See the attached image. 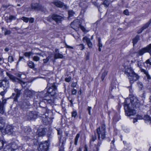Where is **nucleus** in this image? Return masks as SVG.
<instances>
[{
  "label": "nucleus",
  "instance_id": "f257e3e1",
  "mask_svg": "<svg viewBox=\"0 0 151 151\" xmlns=\"http://www.w3.org/2000/svg\"><path fill=\"white\" fill-rule=\"evenodd\" d=\"M130 101L131 104H125L124 105L125 114L127 116H129L134 115L136 113V111L130 107V106H131L134 108H138L140 106L139 101L136 97L133 96L132 97Z\"/></svg>",
  "mask_w": 151,
  "mask_h": 151
},
{
  "label": "nucleus",
  "instance_id": "f03ea898",
  "mask_svg": "<svg viewBox=\"0 0 151 151\" xmlns=\"http://www.w3.org/2000/svg\"><path fill=\"white\" fill-rule=\"evenodd\" d=\"M125 69L124 73L128 77L130 83H133L139 79V76L134 73L131 67L125 66Z\"/></svg>",
  "mask_w": 151,
  "mask_h": 151
},
{
  "label": "nucleus",
  "instance_id": "7ed1b4c3",
  "mask_svg": "<svg viewBox=\"0 0 151 151\" xmlns=\"http://www.w3.org/2000/svg\"><path fill=\"white\" fill-rule=\"evenodd\" d=\"M48 87L47 89V91L46 93L45 94V96H55L57 93V86L56 85L55 83H53L47 84V87Z\"/></svg>",
  "mask_w": 151,
  "mask_h": 151
},
{
  "label": "nucleus",
  "instance_id": "20e7f679",
  "mask_svg": "<svg viewBox=\"0 0 151 151\" xmlns=\"http://www.w3.org/2000/svg\"><path fill=\"white\" fill-rule=\"evenodd\" d=\"M6 74L13 82H18L20 83L23 88H25L27 87L26 89H28V88L31 86L30 84H30L29 82H24L19 79L15 77L14 76L9 74L7 72L6 73Z\"/></svg>",
  "mask_w": 151,
  "mask_h": 151
},
{
  "label": "nucleus",
  "instance_id": "39448f33",
  "mask_svg": "<svg viewBox=\"0 0 151 151\" xmlns=\"http://www.w3.org/2000/svg\"><path fill=\"white\" fill-rule=\"evenodd\" d=\"M23 148L16 142H12L10 145L6 146L4 151H22Z\"/></svg>",
  "mask_w": 151,
  "mask_h": 151
},
{
  "label": "nucleus",
  "instance_id": "423d86ee",
  "mask_svg": "<svg viewBox=\"0 0 151 151\" xmlns=\"http://www.w3.org/2000/svg\"><path fill=\"white\" fill-rule=\"evenodd\" d=\"M105 130L106 126L104 124H102L101 127H99L96 129L98 138L100 141L105 138Z\"/></svg>",
  "mask_w": 151,
  "mask_h": 151
},
{
  "label": "nucleus",
  "instance_id": "0eeeda50",
  "mask_svg": "<svg viewBox=\"0 0 151 151\" xmlns=\"http://www.w3.org/2000/svg\"><path fill=\"white\" fill-rule=\"evenodd\" d=\"M146 52H149L151 54V44L147 45L146 47L143 48L139 50L137 53L139 55H142Z\"/></svg>",
  "mask_w": 151,
  "mask_h": 151
},
{
  "label": "nucleus",
  "instance_id": "6e6552de",
  "mask_svg": "<svg viewBox=\"0 0 151 151\" xmlns=\"http://www.w3.org/2000/svg\"><path fill=\"white\" fill-rule=\"evenodd\" d=\"M23 130L25 134L23 137L25 140H29L32 139V138H29L30 137L29 136V135L30 134V133L32 132L31 129L29 127H25L23 128Z\"/></svg>",
  "mask_w": 151,
  "mask_h": 151
},
{
  "label": "nucleus",
  "instance_id": "1a4fd4ad",
  "mask_svg": "<svg viewBox=\"0 0 151 151\" xmlns=\"http://www.w3.org/2000/svg\"><path fill=\"white\" fill-rule=\"evenodd\" d=\"M49 143L47 141H45L42 142L38 148L39 151H47Z\"/></svg>",
  "mask_w": 151,
  "mask_h": 151
},
{
  "label": "nucleus",
  "instance_id": "9d476101",
  "mask_svg": "<svg viewBox=\"0 0 151 151\" xmlns=\"http://www.w3.org/2000/svg\"><path fill=\"white\" fill-rule=\"evenodd\" d=\"M37 116V115L36 112L30 111L27 113L26 117L28 120H32L36 119Z\"/></svg>",
  "mask_w": 151,
  "mask_h": 151
},
{
  "label": "nucleus",
  "instance_id": "9b49d317",
  "mask_svg": "<svg viewBox=\"0 0 151 151\" xmlns=\"http://www.w3.org/2000/svg\"><path fill=\"white\" fill-rule=\"evenodd\" d=\"M81 24V23L78 20L76 19L71 23L70 26L73 29H76L78 28Z\"/></svg>",
  "mask_w": 151,
  "mask_h": 151
},
{
  "label": "nucleus",
  "instance_id": "f8f14e48",
  "mask_svg": "<svg viewBox=\"0 0 151 151\" xmlns=\"http://www.w3.org/2000/svg\"><path fill=\"white\" fill-rule=\"evenodd\" d=\"M31 7L32 9L36 10H40L44 11V8L41 5L37 3H33L31 5Z\"/></svg>",
  "mask_w": 151,
  "mask_h": 151
},
{
  "label": "nucleus",
  "instance_id": "ddd939ff",
  "mask_svg": "<svg viewBox=\"0 0 151 151\" xmlns=\"http://www.w3.org/2000/svg\"><path fill=\"white\" fill-rule=\"evenodd\" d=\"M34 93V92L33 91L28 89H26L24 91V96L27 99H28L32 97Z\"/></svg>",
  "mask_w": 151,
  "mask_h": 151
},
{
  "label": "nucleus",
  "instance_id": "4468645a",
  "mask_svg": "<svg viewBox=\"0 0 151 151\" xmlns=\"http://www.w3.org/2000/svg\"><path fill=\"white\" fill-rule=\"evenodd\" d=\"M52 19L57 22H60L63 19V17L58 15L54 14L52 15Z\"/></svg>",
  "mask_w": 151,
  "mask_h": 151
},
{
  "label": "nucleus",
  "instance_id": "2eb2a0df",
  "mask_svg": "<svg viewBox=\"0 0 151 151\" xmlns=\"http://www.w3.org/2000/svg\"><path fill=\"white\" fill-rule=\"evenodd\" d=\"M5 132L6 133L11 134L14 132L13 128L12 126L7 125L5 129Z\"/></svg>",
  "mask_w": 151,
  "mask_h": 151
},
{
  "label": "nucleus",
  "instance_id": "dca6fc26",
  "mask_svg": "<svg viewBox=\"0 0 151 151\" xmlns=\"http://www.w3.org/2000/svg\"><path fill=\"white\" fill-rule=\"evenodd\" d=\"M83 41L85 42H86L89 48H91L93 46L92 43L91 42L90 39L86 37H85L83 38Z\"/></svg>",
  "mask_w": 151,
  "mask_h": 151
},
{
  "label": "nucleus",
  "instance_id": "f3484780",
  "mask_svg": "<svg viewBox=\"0 0 151 151\" xmlns=\"http://www.w3.org/2000/svg\"><path fill=\"white\" fill-rule=\"evenodd\" d=\"M46 132L44 128H42L38 129L37 134L39 136H43L45 134Z\"/></svg>",
  "mask_w": 151,
  "mask_h": 151
},
{
  "label": "nucleus",
  "instance_id": "a211bd4d",
  "mask_svg": "<svg viewBox=\"0 0 151 151\" xmlns=\"http://www.w3.org/2000/svg\"><path fill=\"white\" fill-rule=\"evenodd\" d=\"M42 121L46 124H47L49 123V120H50V119L46 115H42Z\"/></svg>",
  "mask_w": 151,
  "mask_h": 151
},
{
  "label": "nucleus",
  "instance_id": "6ab92c4d",
  "mask_svg": "<svg viewBox=\"0 0 151 151\" xmlns=\"http://www.w3.org/2000/svg\"><path fill=\"white\" fill-rule=\"evenodd\" d=\"M5 120L2 117H0V129H2L4 126Z\"/></svg>",
  "mask_w": 151,
  "mask_h": 151
},
{
  "label": "nucleus",
  "instance_id": "aec40b11",
  "mask_svg": "<svg viewBox=\"0 0 151 151\" xmlns=\"http://www.w3.org/2000/svg\"><path fill=\"white\" fill-rule=\"evenodd\" d=\"M54 5L58 7H62L63 6V3L59 1H57L54 2Z\"/></svg>",
  "mask_w": 151,
  "mask_h": 151
},
{
  "label": "nucleus",
  "instance_id": "412c9836",
  "mask_svg": "<svg viewBox=\"0 0 151 151\" xmlns=\"http://www.w3.org/2000/svg\"><path fill=\"white\" fill-rule=\"evenodd\" d=\"M43 94V93H42V92L41 93H40V96H42V97L44 99L47 100V102L48 103H49L50 104H52L53 103V102H54L53 100H52V99H45V97L46 96H42V95Z\"/></svg>",
  "mask_w": 151,
  "mask_h": 151
},
{
  "label": "nucleus",
  "instance_id": "4be33fe9",
  "mask_svg": "<svg viewBox=\"0 0 151 151\" xmlns=\"http://www.w3.org/2000/svg\"><path fill=\"white\" fill-rule=\"evenodd\" d=\"M63 56L62 54H60L58 53H55L54 55V58L55 59L58 58H62Z\"/></svg>",
  "mask_w": 151,
  "mask_h": 151
},
{
  "label": "nucleus",
  "instance_id": "5701e85b",
  "mask_svg": "<svg viewBox=\"0 0 151 151\" xmlns=\"http://www.w3.org/2000/svg\"><path fill=\"white\" fill-rule=\"evenodd\" d=\"M101 143V142H99L96 145H95L94 147L93 151H99V147Z\"/></svg>",
  "mask_w": 151,
  "mask_h": 151
},
{
  "label": "nucleus",
  "instance_id": "b1692460",
  "mask_svg": "<svg viewBox=\"0 0 151 151\" xmlns=\"http://www.w3.org/2000/svg\"><path fill=\"white\" fill-rule=\"evenodd\" d=\"M28 66L30 68L33 69L35 67L34 63L32 61H29L27 62Z\"/></svg>",
  "mask_w": 151,
  "mask_h": 151
},
{
  "label": "nucleus",
  "instance_id": "393cba45",
  "mask_svg": "<svg viewBox=\"0 0 151 151\" xmlns=\"http://www.w3.org/2000/svg\"><path fill=\"white\" fill-rule=\"evenodd\" d=\"M15 91L16 93V94L14 99L16 100L17 98L19 97L21 94V91L18 89H16L15 90Z\"/></svg>",
  "mask_w": 151,
  "mask_h": 151
},
{
  "label": "nucleus",
  "instance_id": "a878e982",
  "mask_svg": "<svg viewBox=\"0 0 151 151\" xmlns=\"http://www.w3.org/2000/svg\"><path fill=\"white\" fill-rule=\"evenodd\" d=\"M139 39V36L138 35H136L135 38L133 40V45L136 44Z\"/></svg>",
  "mask_w": 151,
  "mask_h": 151
},
{
  "label": "nucleus",
  "instance_id": "bb28decb",
  "mask_svg": "<svg viewBox=\"0 0 151 151\" xmlns=\"http://www.w3.org/2000/svg\"><path fill=\"white\" fill-rule=\"evenodd\" d=\"M68 19H69L71 18V17H72L73 15L74 14V12L72 10H69L68 12Z\"/></svg>",
  "mask_w": 151,
  "mask_h": 151
},
{
  "label": "nucleus",
  "instance_id": "cd10ccee",
  "mask_svg": "<svg viewBox=\"0 0 151 151\" xmlns=\"http://www.w3.org/2000/svg\"><path fill=\"white\" fill-rule=\"evenodd\" d=\"M151 23V19H150L149 22L146 23L142 27V28L143 29V30H144L145 29H146L149 26Z\"/></svg>",
  "mask_w": 151,
  "mask_h": 151
},
{
  "label": "nucleus",
  "instance_id": "c85d7f7f",
  "mask_svg": "<svg viewBox=\"0 0 151 151\" xmlns=\"http://www.w3.org/2000/svg\"><path fill=\"white\" fill-rule=\"evenodd\" d=\"M143 119L145 121H150L151 124V117L148 115H145Z\"/></svg>",
  "mask_w": 151,
  "mask_h": 151
},
{
  "label": "nucleus",
  "instance_id": "c756f323",
  "mask_svg": "<svg viewBox=\"0 0 151 151\" xmlns=\"http://www.w3.org/2000/svg\"><path fill=\"white\" fill-rule=\"evenodd\" d=\"M4 144H6L3 140V138H0V150L1 149Z\"/></svg>",
  "mask_w": 151,
  "mask_h": 151
},
{
  "label": "nucleus",
  "instance_id": "7c9ffc66",
  "mask_svg": "<svg viewBox=\"0 0 151 151\" xmlns=\"http://www.w3.org/2000/svg\"><path fill=\"white\" fill-rule=\"evenodd\" d=\"M110 0H105L102 4H103L104 6L106 7H108L110 4Z\"/></svg>",
  "mask_w": 151,
  "mask_h": 151
},
{
  "label": "nucleus",
  "instance_id": "2f4dec72",
  "mask_svg": "<svg viewBox=\"0 0 151 151\" xmlns=\"http://www.w3.org/2000/svg\"><path fill=\"white\" fill-rule=\"evenodd\" d=\"M108 73V71L107 70H105L104 72L103 73L101 77V78L102 81L104 80V78L107 75Z\"/></svg>",
  "mask_w": 151,
  "mask_h": 151
},
{
  "label": "nucleus",
  "instance_id": "473e14b6",
  "mask_svg": "<svg viewBox=\"0 0 151 151\" xmlns=\"http://www.w3.org/2000/svg\"><path fill=\"white\" fill-rule=\"evenodd\" d=\"M96 139V136L95 133L94 135H93L92 136L90 140V143L92 144V142L94 141Z\"/></svg>",
  "mask_w": 151,
  "mask_h": 151
},
{
  "label": "nucleus",
  "instance_id": "72a5a7b5",
  "mask_svg": "<svg viewBox=\"0 0 151 151\" xmlns=\"http://www.w3.org/2000/svg\"><path fill=\"white\" fill-rule=\"evenodd\" d=\"M4 112V110L2 104L0 101V113L3 114Z\"/></svg>",
  "mask_w": 151,
  "mask_h": 151
},
{
  "label": "nucleus",
  "instance_id": "f704fd0d",
  "mask_svg": "<svg viewBox=\"0 0 151 151\" xmlns=\"http://www.w3.org/2000/svg\"><path fill=\"white\" fill-rule=\"evenodd\" d=\"M80 136V134H77L75 138V142L74 144L75 145H76L77 144L78 141V138Z\"/></svg>",
  "mask_w": 151,
  "mask_h": 151
},
{
  "label": "nucleus",
  "instance_id": "c9c22d12",
  "mask_svg": "<svg viewBox=\"0 0 151 151\" xmlns=\"http://www.w3.org/2000/svg\"><path fill=\"white\" fill-rule=\"evenodd\" d=\"M72 117L75 118L77 115V112L76 110H73L71 112Z\"/></svg>",
  "mask_w": 151,
  "mask_h": 151
},
{
  "label": "nucleus",
  "instance_id": "e433bc0d",
  "mask_svg": "<svg viewBox=\"0 0 151 151\" xmlns=\"http://www.w3.org/2000/svg\"><path fill=\"white\" fill-rule=\"evenodd\" d=\"M32 54V53L31 52H26L24 54V55L26 57H28L29 58Z\"/></svg>",
  "mask_w": 151,
  "mask_h": 151
},
{
  "label": "nucleus",
  "instance_id": "4c0bfd02",
  "mask_svg": "<svg viewBox=\"0 0 151 151\" xmlns=\"http://www.w3.org/2000/svg\"><path fill=\"white\" fill-rule=\"evenodd\" d=\"M4 35H9L11 32L10 30H8L6 29H4Z\"/></svg>",
  "mask_w": 151,
  "mask_h": 151
},
{
  "label": "nucleus",
  "instance_id": "58836bf2",
  "mask_svg": "<svg viewBox=\"0 0 151 151\" xmlns=\"http://www.w3.org/2000/svg\"><path fill=\"white\" fill-rule=\"evenodd\" d=\"M33 60L35 61H38L40 60V58L39 57L37 56H35L33 57Z\"/></svg>",
  "mask_w": 151,
  "mask_h": 151
},
{
  "label": "nucleus",
  "instance_id": "ea45409f",
  "mask_svg": "<svg viewBox=\"0 0 151 151\" xmlns=\"http://www.w3.org/2000/svg\"><path fill=\"white\" fill-rule=\"evenodd\" d=\"M79 49L81 50H83L85 48L84 45L83 44H80L78 45Z\"/></svg>",
  "mask_w": 151,
  "mask_h": 151
},
{
  "label": "nucleus",
  "instance_id": "a19ab883",
  "mask_svg": "<svg viewBox=\"0 0 151 151\" xmlns=\"http://www.w3.org/2000/svg\"><path fill=\"white\" fill-rule=\"evenodd\" d=\"M8 62L11 63L13 61V57L11 56H9L8 58Z\"/></svg>",
  "mask_w": 151,
  "mask_h": 151
},
{
  "label": "nucleus",
  "instance_id": "79ce46f5",
  "mask_svg": "<svg viewBox=\"0 0 151 151\" xmlns=\"http://www.w3.org/2000/svg\"><path fill=\"white\" fill-rule=\"evenodd\" d=\"M21 19L25 22H27L29 20V18L25 17H22Z\"/></svg>",
  "mask_w": 151,
  "mask_h": 151
},
{
  "label": "nucleus",
  "instance_id": "37998d69",
  "mask_svg": "<svg viewBox=\"0 0 151 151\" xmlns=\"http://www.w3.org/2000/svg\"><path fill=\"white\" fill-rule=\"evenodd\" d=\"M9 19L11 21L16 19V17L15 16L11 15L9 17Z\"/></svg>",
  "mask_w": 151,
  "mask_h": 151
},
{
  "label": "nucleus",
  "instance_id": "c03bdc74",
  "mask_svg": "<svg viewBox=\"0 0 151 151\" xmlns=\"http://www.w3.org/2000/svg\"><path fill=\"white\" fill-rule=\"evenodd\" d=\"M140 70L141 72L143 73L145 75L148 73L147 70H146L143 69H141Z\"/></svg>",
  "mask_w": 151,
  "mask_h": 151
},
{
  "label": "nucleus",
  "instance_id": "a18cd8bd",
  "mask_svg": "<svg viewBox=\"0 0 151 151\" xmlns=\"http://www.w3.org/2000/svg\"><path fill=\"white\" fill-rule=\"evenodd\" d=\"M137 64L138 67H139L140 68H141L142 64V63L139 61V60L137 61Z\"/></svg>",
  "mask_w": 151,
  "mask_h": 151
},
{
  "label": "nucleus",
  "instance_id": "49530a36",
  "mask_svg": "<svg viewBox=\"0 0 151 151\" xmlns=\"http://www.w3.org/2000/svg\"><path fill=\"white\" fill-rule=\"evenodd\" d=\"M79 27H80L81 29L83 32H86L87 31L86 30V29L83 26L81 25V24L80 25V26H79Z\"/></svg>",
  "mask_w": 151,
  "mask_h": 151
},
{
  "label": "nucleus",
  "instance_id": "de8ad7c7",
  "mask_svg": "<svg viewBox=\"0 0 151 151\" xmlns=\"http://www.w3.org/2000/svg\"><path fill=\"white\" fill-rule=\"evenodd\" d=\"M98 46H99V51H101V47H102V44L101 43H99L98 44Z\"/></svg>",
  "mask_w": 151,
  "mask_h": 151
},
{
  "label": "nucleus",
  "instance_id": "09e8293b",
  "mask_svg": "<svg viewBox=\"0 0 151 151\" xmlns=\"http://www.w3.org/2000/svg\"><path fill=\"white\" fill-rule=\"evenodd\" d=\"M145 63L147 64H149L151 65V59H150L147 60L145 62Z\"/></svg>",
  "mask_w": 151,
  "mask_h": 151
},
{
  "label": "nucleus",
  "instance_id": "8fccbe9b",
  "mask_svg": "<svg viewBox=\"0 0 151 151\" xmlns=\"http://www.w3.org/2000/svg\"><path fill=\"white\" fill-rule=\"evenodd\" d=\"M47 20L49 22H51L53 20L52 19V16L51 17L49 16L47 18Z\"/></svg>",
  "mask_w": 151,
  "mask_h": 151
},
{
  "label": "nucleus",
  "instance_id": "3c124183",
  "mask_svg": "<svg viewBox=\"0 0 151 151\" xmlns=\"http://www.w3.org/2000/svg\"><path fill=\"white\" fill-rule=\"evenodd\" d=\"M50 58L49 57V56H48L46 59H44L43 60L44 63H47L48 61H49Z\"/></svg>",
  "mask_w": 151,
  "mask_h": 151
},
{
  "label": "nucleus",
  "instance_id": "603ef678",
  "mask_svg": "<svg viewBox=\"0 0 151 151\" xmlns=\"http://www.w3.org/2000/svg\"><path fill=\"white\" fill-rule=\"evenodd\" d=\"M116 86L114 85L112 86V85H111V86L110 88H109V91H112V90L115 88Z\"/></svg>",
  "mask_w": 151,
  "mask_h": 151
},
{
  "label": "nucleus",
  "instance_id": "864d4df0",
  "mask_svg": "<svg viewBox=\"0 0 151 151\" xmlns=\"http://www.w3.org/2000/svg\"><path fill=\"white\" fill-rule=\"evenodd\" d=\"M77 93V91L76 90L74 89H73L72 90V93L73 95H75Z\"/></svg>",
  "mask_w": 151,
  "mask_h": 151
},
{
  "label": "nucleus",
  "instance_id": "5fc2aeb1",
  "mask_svg": "<svg viewBox=\"0 0 151 151\" xmlns=\"http://www.w3.org/2000/svg\"><path fill=\"white\" fill-rule=\"evenodd\" d=\"M124 14L126 15H129V13L128 10L127 9H126L124 11Z\"/></svg>",
  "mask_w": 151,
  "mask_h": 151
},
{
  "label": "nucleus",
  "instance_id": "6e6d98bb",
  "mask_svg": "<svg viewBox=\"0 0 151 151\" xmlns=\"http://www.w3.org/2000/svg\"><path fill=\"white\" fill-rule=\"evenodd\" d=\"M71 77H69L68 78H65V81L66 82H69L71 80Z\"/></svg>",
  "mask_w": 151,
  "mask_h": 151
},
{
  "label": "nucleus",
  "instance_id": "4d7b16f0",
  "mask_svg": "<svg viewBox=\"0 0 151 151\" xmlns=\"http://www.w3.org/2000/svg\"><path fill=\"white\" fill-rule=\"evenodd\" d=\"M146 77H147V79H151V77H150V75L148 73L146 75Z\"/></svg>",
  "mask_w": 151,
  "mask_h": 151
},
{
  "label": "nucleus",
  "instance_id": "13d9d810",
  "mask_svg": "<svg viewBox=\"0 0 151 151\" xmlns=\"http://www.w3.org/2000/svg\"><path fill=\"white\" fill-rule=\"evenodd\" d=\"M143 116H141L140 115H138L137 118V119H143Z\"/></svg>",
  "mask_w": 151,
  "mask_h": 151
},
{
  "label": "nucleus",
  "instance_id": "bf43d9fd",
  "mask_svg": "<svg viewBox=\"0 0 151 151\" xmlns=\"http://www.w3.org/2000/svg\"><path fill=\"white\" fill-rule=\"evenodd\" d=\"M91 107L88 106L87 110L88 111V113L89 115H91Z\"/></svg>",
  "mask_w": 151,
  "mask_h": 151
},
{
  "label": "nucleus",
  "instance_id": "052dcab7",
  "mask_svg": "<svg viewBox=\"0 0 151 151\" xmlns=\"http://www.w3.org/2000/svg\"><path fill=\"white\" fill-rule=\"evenodd\" d=\"M3 69L0 68V75L2 76L3 75Z\"/></svg>",
  "mask_w": 151,
  "mask_h": 151
},
{
  "label": "nucleus",
  "instance_id": "680f3d73",
  "mask_svg": "<svg viewBox=\"0 0 151 151\" xmlns=\"http://www.w3.org/2000/svg\"><path fill=\"white\" fill-rule=\"evenodd\" d=\"M29 21L30 22L32 23L34 22V19L32 18H31L30 19H29Z\"/></svg>",
  "mask_w": 151,
  "mask_h": 151
},
{
  "label": "nucleus",
  "instance_id": "e2e57ef3",
  "mask_svg": "<svg viewBox=\"0 0 151 151\" xmlns=\"http://www.w3.org/2000/svg\"><path fill=\"white\" fill-rule=\"evenodd\" d=\"M143 30V29L141 28L139 30L137 31V33L138 34L142 32Z\"/></svg>",
  "mask_w": 151,
  "mask_h": 151
},
{
  "label": "nucleus",
  "instance_id": "0e129e2a",
  "mask_svg": "<svg viewBox=\"0 0 151 151\" xmlns=\"http://www.w3.org/2000/svg\"><path fill=\"white\" fill-rule=\"evenodd\" d=\"M76 85V83H72L71 86L72 87H75Z\"/></svg>",
  "mask_w": 151,
  "mask_h": 151
},
{
  "label": "nucleus",
  "instance_id": "69168bd1",
  "mask_svg": "<svg viewBox=\"0 0 151 151\" xmlns=\"http://www.w3.org/2000/svg\"><path fill=\"white\" fill-rule=\"evenodd\" d=\"M66 47L68 48H70V49H73V47H72V46H70L69 45H66Z\"/></svg>",
  "mask_w": 151,
  "mask_h": 151
},
{
  "label": "nucleus",
  "instance_id": "338daca9",
  "mask_svg": "<svg viewBox=\"0 0 151 151\" xmlns=\"http://www.w3.org/2000/svg\"><path fill=\"white\" fill-rule=\"evenodd\" d=\"M129 88V91L131 93H132L133 91V90H132V87H131V86Z\"/></svg>",
  "mask_w": 151,
  "mask_h": 151
},
{
  "label": "nucleus",
  "instance_id": "774afa93",
  "mask_svg": "<svg viewBox=\"0 0 151 151\" xmlns=\"http://www.w3.org/2000/svg\"><path fill=\"white\" fill-rule=\"evenodd\" d=\"M23 58V57L20 56L19 57V61H18V62L17 63V64Z\"/></svg>",
  "mask_w": 151,
  "mask_h": 151
}]
</instances>
